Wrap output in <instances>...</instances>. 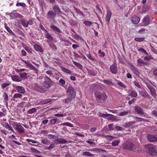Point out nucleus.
I'll return each instance as SVG.
<instances>
[{"instance_id":"nucleus-17","label":"nucleus","mask_w":157,"mask_h":157,"mask_svg":"<svg viewBox=\"0 0 157 157\" xmlns=\"http://www.w3.org/2000/svg\"><path fill=\"white\" fill-rule=\"evenodd\" d=\"M33 47L35 49L36 51L40 52L41 53H42L43 52V51L42 48L40 45L37 44H36L34 45Z\"/></svg>"},{"instance_id":"nucleus-57","label":"nucleus","mask_w":157,"mask_h":157,"mask_svg":"<svg viewBox=\"0 0 157 157\" xmlns=\"http://www.w3.org/2000/svg\"><path fill=\"white\" fill-rule=\"evenodd\" d=\"M86 56L90 60L93 61L94 60V59L92 57L90 54L89 52L88 54H86Z\"/></svg>"},{"instance_id":"nucleus-26","label":"nucleus","mask_w":157,"mask_h":157,"mask_svg":"<svg viewBox=\"0 0 157 157\" xmlns=\"http://www.w3.org/2000/svg\"><path fill=\"white\" fill-rule=\"evenodd\" d=\"M141 95L144 98H150V96L145 90L143 91L141 93Z\"/></svg>"},{"instance_id":"nucleus-46","label":"nucleus","mask_w":157,"mask_h":157,"mask_svg":"<svg viewBox=\"0 0 157 157\" xmlns=\"http://www.w3.org/2000/svg\"><path fill=\"white\" fill-rule=\"evenodd\" d=\"M17 6H22L23 7H25L26 6L25 4L23 2H19L17 3L16 5Z\"/></svg>"},{"instance_id":"nucleus-60","label":"nucleus","mask_w":157,"mask_h":157,"mask_svg":"<svg viewBox=\"0 0 157 157\" xmlns=\"http://www.w3.org/2000/svg\"><path fill=\"white\" fill-rule=\"evenodd\" d=\"M84 24L86 26H90L92 24L91 22L90 21H86L84 22Z\"/></svg>"},{"instance_id":"nucleus-42","label":"nucleus","mask_w":157,"mask_h":157,"mask_svg":"<svg viewBox=\"0 0 157 157\" xmlns=\"http://www.w3.org/2000/svg\"><path fill=\"white\" fill-rule=\"evenodd\" d=\"M134 118L135 120H137L136 121L137 122H138L139 121H145V119L141 117H135Z\"/></svg>"},{"instance_id":"nucleus-59","label":"nucleus","mask_w":157,"mask_h":157,"mask_svg":"<svg viewBox=\"0 0 157 157\" xmlns=\"http://www.w3.org/2000/svg\"><path fill=\"white\" fill-rule=\"evenodd\" d=\"M26 140L28 142H31L32 143H33V144H36V143H38L37 142V141H35L33 140H32V139H26Z\"/></svg>"},{"instance_id":"nucleus-3","label":"nucleus","mask_w":157,"mask_h":157,"mask_svg":"<svg viewBox=\"0 0 157 157\" xmlns=\"http://www.w3.org/2000/svg\"><path fill=\"white\" fill-rule=\"evenodd\" d=\"M134 144L130 141H125L121 147V148L123 150L131 151L134 146Z\"/></svg>"},{"instance_id":"nucleus-54","label":"nucleus","mask_w":157,"mask_h":157,"mask_svg":"<svg viewBox=\"0 0 157 157\" xmlns=\"http://www.w3.org/2000/svg\"><path fill=\"white\" fill-rule=\"evenodd\" d=\"M41 141V143L43 144H49L50 143V141L47 139H44L42 140Z\"/></svg>"},{"instance_id":"nucleus-7","label":"nucleus","mask_w":157,"mask_h":157,"mask_svg":"<svg viewBox=\"0 0 157 157\" xmlns=\"http://www.w3.org/2000/svg\"><path fill=\"white\" fill-rule=\"evenodd\" d=\"M56 13L53 11H50L47 14V18L48 19H54L56 17Z\"/></svg>"},{"instance_id":"nucleus-44","label":"nucleus","mask_w":157,"mask_h":157,"mask_svg":"<svg viewBox=\"0 0 157 157\" xmlns=\"http://www.w3.org/2000/svg\"><path fill=\"white\" fill-rule=\"evenodd\" d=\"M62 70L63 72L68 74H70L71 73V71L65 67H62Z\"/></svg>"},{"instance_id":"nucleus-61","label":"nucleus","mask_w":157,"mask_h":157,"mask_svg":"<svg viewBox=\"0 0 157 157\" xmlns=\"http://www.w3.org/2000/svg\"><path fill=\"white\" fill-rule=\"evenodd\" d=\"M128 114V112L127 111H124L120 112L119 113V115L120 116H122L127 115Z\"/></svg>"},{"instance_id":"nucleus-23","label":"nucleus","mask_w":157,"mask_h":157,"mask_svg":"<svg viewBox=\"0 0 157 157\" xmlns=\"http://www.w3.org/2000/svg\"><path fill=\"white\" fill-rule=\"evenodd\" d=\"M150 21V16L149 15L146 16L143 19V23L144 24H148Z\"/></svg>"},{"instance_id":"nucleus-63","label":"nucleus","mask_w":157,"mask_h":157,"mask_svg":"<svg viewBox=\"0 0 157 157\" xmlns=\"http://www.w3.org/2000/svg\"><path fill=\"white\" fill-rule=\"evenodd\" d=\"M75 10H76V12L77 13H79V14H80L82 16H84V14L82 13V11H81V10H80L79 9H78L76 8L75 9Z\"/></svg>"},{"instance_id":"nucleus-58","label":"nucleus","mask_w":157,"mask_h":157,"mask_svg":"<svg viewBox=\"0 0 157 157\" xmlns=\"http://www.w3.org/2000/svg\"><path fill=\"white\" fill-rule=\"evenodd\" d=\"M108 127L109 128V130H113L114 129V128L113 127V124H111L108 125Z\"/></svg>"},{"instance_id":"nucleus-13","label":"nucleus","mask_w":157,"mask_h":157,"mask_svg":"<svg viewBox=\"0 0 157 157\" xmlns=\"http://www.w3.org/2000/svg\"><path fill=\"white\" fill-rule=\"evenodd\" d=\"M53 11L56 13V14L61 13V11L59 7L57 5H55L53 7Z\"/></svg>"},{"instance_id":"nucleus-16","label":"nucleus","mask_w":157,"mask_h":157,"mask_svg":"<svg viewBox=\"0 0 157 157\" xmlns=\"http://www.w3.org/2000/svg\"><path fill=\"white\" fill-rule=\"evenodd\" d=\"M141 148L140 146L138 145L136 146L134 144V146L133 148V150L132 151H133L137 152H139L141 151Z\"/></svg>"},{"instance_id":"nucleus-50","label":"nucleus","mask_w":157,"mask_h":157,"mask_svg":"<svg viewBox=\"0 0 157 157\" xmlns=\"http://www.w3.org/2000/svg\"><path fill=\"white\" fill-rule=\"evenodd\" d=\"M117 84L118 85L120 86L121 87H122L124 88H126V86H125V85L122 83V82L119 81L118 80H117Z\"/></svg>"},{"instance_id":"nucleus-11","label":"nucleus","mask_w":157,"mask_h":157,"mask_svg":"<svg viewBox=\"0 0 157 157\" xmlns=\"http://www.w3.org/2000/svg\"><path fill=\"white\" fill-rule=\"evenodd\" d=\"M112 14V13L111 11L109 9L107 10V13L105 18V21L106 22H107L108 24L110 21V19Z\"/></svg>"},{"instance_id":"nucleus-6","label":"nucleus","mask_w":157,"mask_h":157,"mask_svg":"<svg viewBox=\"0 0 157 157\" xmlns=\"http://www.w3.org/2000/svg\"><path fill=\"white\" fill-rule=\"evenodd\" d=\"M134 109L136 113L140 114L141 117H145L144 111L143 109L140 106H136L134 107Z\"/></svg>"},{"instance_id":"nucleus-2","label":"nucleus","mask_w":157,"mask_h":157,"mask_svg":"<svg viewBox=\"0 0 157 157\" xmlns=\"http://www.w3.org/2000/svg\"><path fill=\"white\" fill-rule=\"evenodd\" d=\"M94 95L96 100L98 103H103L105 102L106 99L107 98L106 94L104 93H101L99 91H96Z\"/></svg>"},{"instance_id":"nucleus-56","label":"nucleus","mask_w":157,"mask_h":157,"mask_svg":"<svg viewBox=\"0 0 157 157\" xmlns=\"http://www.w3.org/2000/svg\"><path fill=\"white\" fill-rule=\"evenodd\" d=\"M74 98H72L71 97L70 98H68L65 99V103H70Z\"/></svg>"},{"instance_id":"nucleus-19","label":"nucleus","mask_w":157,"mask_h":157,"mask_svg":"<svg viewBox=\"0 0 157 157\" xmlns=\"http://www.w3.org/2000/svg\"><path fill=\"white\" fill-rule=\"evenodd\" d=\"M140 21L139 18L136 16H134L132 18V22L134 24L138 23Z\"/></svg>"},{"instance_id":"nucleus-55","label":"nucleus","mask_w":157,"mask_h":157,"mask_svg":"<svg viewBox=\"0 0 157 157\" xmlns=\"http://www.w3.org/2000/svg\"><path fill=\"white\" fill-rule=\"evenodd\" d=\"M151 59H153V58L149 56H146L144 58V60H146L147 61H150Z\"/></svg>"},{"instance_id":"nucleus-22","label":"nucleus","mask_w":157,"mask_h":157,"mask_svg":"<svg viewBox=\"0 0 157 157\" xmlns=\"http://www.w3.org/2000/svg\"><path fill=\"white\" fill-rule=\"evenodd\" d=\"M103 82H104V84L109 86H113L115 84L114 83L112 82L109 80H103Z\"/></svg>"},{"instance_id":"nucleus-33","label":"nucleus","mask_w":157,"mask_h":157,"mask_svg":"<svg viewBox=\"0 0 157 157\" xmlns=\"http://www.w3.org/2000/svg\"><path fill=\"white\" fill-rule=\"evenodd\" d=\"M73 62L74 65L76 66L78 68L80 69L82 68V66L80 63L74 61H73Z\"/></svg>"},{"instance_id":"nucleus-20","label":"nucleus","mask_w":157,"mask_h":157,"mask_svg":"<svg viewBox=\"0 0 157 157\" xmlns=\"http://www.w3.org/2000/svg\"><path fill=\"white\" fill-rule=\"evenodd\" d=\"M13 15H14V18H19L20 19H23L24 18L23 16L17 12H13Z\"/></svg>"},{"instance_id":"nucleus-10","label":"nucleus","mask_w":157,"mask_h":157,"mask_svg":"<svg viewBox=\"0 0 157 157\" xmlns=\"http://www.w3.org/2000/svg\"><path fill=\"white\" fill-rule=\"evenodd\" d=\"M117 65L115 63L112 64L110 66V69L112 73L116 74L117 73Z\"/></svg>"},{"instance_id":"nucleus-34","label":"nucleus","mask_w":157,"mask_h":157,"mask_svg":"<svg viewBox=\"0 0 157 157\" xmlns=\"http://www.w3.org/2000/svg\"><path fill=\"white\" fill-rule=\"evenodd\" d=\"M149 90L151 95H152L153 97H155L156 96V90L154 87H153Z\"/></svg>"},{"instance_id":"nucleus-21","label":"nucleus","mask_w":157,"mask_h":157,"mask_svg":"<svg viewBox=\"0 0 157 157\" xmlns=\"http://www.w3.org/2000/svg\"><path fill=\"white\" fill-rule=\"evenodd\" d=\"M50 28L51 29L53 30L56 33H60L61 32L60 30L55 25H52L51 26Z\"/></svg>"},{"instance_id":"nucleus-28","label":"nucleus","mask_w":157,"mask_h":157,"mask_svg":"<svg viewBox=\"0 0 157 157\" xmlns=\"http://www.w3.org/2000/svg\"><path fill=\"white\" fill-rule=\"evenodd\" d=\"M137 95V92L135 90H132L128 94L129 96H131L132 97H136Z\"/></svg>"},{"instance_id":"nucleus-51","label":"nucleus","mask_w":157,"mask_h":157,"mask_svg":"<svg viewBox=\"0 0 157 157\" xmlns=\"http://www.w3.org/2000/svg\"><path fill=\"white\" fill-rule=\"evenodd\" d=\"M30 150L32 152H34L35 153L40 154V153L39 151L34 148H31Z\"/></svg>"},{"instance_id":"nucleus-9","label":"nucleus","mask_w":157,"mask_h":157,"mask_svg":"<svg viewBox=\"0 0 157 157\" xmlns=\"http://www.w3.org/2000/svg\"><path fill=\"white\" fill-rule=\"evenodd\" d=\"M147 139L151 142H153L157 141V135H148L147 136Z\"/></svg>"},{"instance_id":"nucleus-37","label":"nucleus","mask_w":157,"mask_h":157,"mask_svg":"<svg viewBox=\"0 0 157 157\" xmlns=\"http://www.w3.org/2000/svg\"><path fill=\"white\" fill-rule=\"evenodd\" d=\"M131 67H133V69H132L133 71L134 72V73L137 75L138 76L139 75V72L138 71V69L137 68H136L135 67L132 65L131 66Z\"/></svg>"},{"instance_id":"nucleus-1","label":"nucleus","mask_w":157,"mask_h":157,"mask_svg":"<svg viewBox=\"0 0 157 157\" xmlns=\"http://www.w3.org/2000/svg\"><path fill=\"white\" fill-rule=\"evenodd\" d=\"M144 147L148 154L152 156L157 155L156 149L154 145L151 144H147L145 145Z\"/></svg>"},{"instance_id":"nucleus-41","label":"nucleus","mask_w":157,"mask_h":157,"mask_svg":"<svg viewBox=\"0 0 157 157\" xmlns=\"http://www.w3.org/2000/svg\"><path fill=\"white\" fill-rule=\"evenodd\" d=\"M149 9V7L147 5L145 4L143 6L142 10L144 12H146Z\"/></svg>"},{"instance_id":"nucleus-43","label":"nucleus","mask_w":157,"mask_h":157,"mask_svg":"<svg viewBox=\"0 0 157 157\" xmlns=\"http://www.w3.org/2000/svg\"><path fill=\"white\" fill-rule=\"evenodd\" d=\"M36 111L37 110L35 108H33L28 110L27 111V113L30 114H32L36 112Z\"/></svg>"},{"instance_id":"nucleus-32","label":"nucleus","mask_w":157,"mask_h":157,"mask_svg":"<svg viewBox=\"0 0 157 157\" xmlns=\"http://www.w3.org/2000/svg\"><path fill=\"white\" fill-rule=\"evenodd\" d=\"M137 63L140 66H141L143 65L146 64V63L144 62L143 60L141 59H139L137 61Z\"/></svg>"},{"instance_id":"nucleus-48","label":"nucleus","mask_w":157,"mask_h":157,"mask_svg":"<svg viewBox=\"0 0 157 157\" xmlns=\"http://www.w3.org/2000/svg\"><path fill=\"white\" fill-rule=\"evenodd\" d=\"M61 125H66L68 126L71 127H74V126L73 125V124L68 122H67L65 123H63L61 124Z\"/></svg>"},{"instance_id":"nucleus-49","label":"nucleus","mask_w":157,"mask_h":157,"mask_svg":"<svg viewBox=\"0 0 157 157\" xmlns=\"http://www.w3.org/2000/svg\"><path fill=\"white\" fill-rule=\"evenodd\" d=\"M52 100L51 99H45L43 100L42 102L43 104H45L50 102Z\"/></svg>"},{"instance_id":"nucleus-45","label":"nucleus","mask_w":157,"mask_h":157,"mask_svg":"<svg viewBox=\"0 0 157 157\" xmlns=\"http://www.w3.org/2000/svg\"><path fill=\"white\" fill-rule=\"evenodd\" d=\"M22 95L20 94H15L13 96V98L16 99H18L21 98L22 97Z\"/></svg>"},{"instance_id":"nucleus-29","label":"nucleus","mask_w":157,"mask_h":157,"mask_svg":"<svg viewBox=\"0 0 157 157\" xmlns=\"http://www.w3.org/2000/svg\"><path fill=\"white\" fill-rule=\"evenodd\" d=\"M26 66L35 71H37V69L36 68V67L33 66L29 61L27 65H26Z\"/></svg>"},{"instance_id":"nucleus-12","label":"nucleus","mask_w":157,"mask_h":157,"mask_svg":"<svg viewBox=\"0 0 157 157\" xmlns=\"http://www.w3.org/2000/svg\"><path fill=\"white\" fill-rule=\"evenodd\" d=\"M67 140L63 138H58L56 139V141L55 144L56 145L58 144H64L67 143Z\"/></svg>"},{"instance_id":"nucleus-36","label":"nucleus","mask_w":157,"mask_h":157,"mask_svg":"<svg viewBox=\"0 0 157 157\" xmlns=\"http://www.w3.org/2000/svg\"><path fill=\"white\" fill-rule=\"evenodd\" d=\"M5 28L7 30V31L10 34H11L13 36L15 35V34L13 33L12 30L10 29L8 27L7 25H5Z\"/></svg>"},{"instance_id":"nucleus-14","label":"nucleus","mask_w":157,"mask_h":157,"mask_svg":"<svg viewBox=\"0 0 157 157\" xmlns=\"http://www.w3.org/2000/svg\"><path fill=\"white\" fill-rule=\"evenodd\" d=\"M15 88L17 90V92L21 94H23L25 92V89L22 86H16Z\"/></svg>"},{"instance_id":"nucleus-35","label":"nucleus","mask_w":157,"mask_h":157,"mask_svg":"<svg viewBox=\"0 0 157 157\" xmlns=\"http://www.w3.org/2000/svg\"><path fill=\"white\" fill-rule=\"evenodd\" d=\"M112 116H109V117H111L108 118V120L110 121H117L118 120L115 116L111 114Z\"/></svg>"},{"instance_id":"nucleus-15","label":"nucleus","mask_w":157,"mask_h":157,"mask_svg":"<svg viewBox=\"0 0 157 157\" xmlns=\"http://www.w3.org/2000/svg\"><path fill=\"white\" fill-rule=\"evenodd\" d=\"M12 80L17 82H20L22 81V78H21L18 75H14L11 77Z\"/></svg>"},{"instance_id":"nucleus-52","label":"nucleus","mask_w":157,"mask_h":157,"mask_svg":"<svg viewBox=\"0 0 157 157\" xmlns=\"http://www.w3.org/2000/svg\"><path fill=\"white\" fill-rule=\"evenodd\" d=\"M55 147V146L54 144H51L49 147H46V149L49 150L52 149L54 148Z\"/></svg>"},{"instance_id":"nucleus-53","label":"nucleus","mask_w":157,"mask_h":157,"mask_svg":"<svg viewBox=\"0 0 157 157\" xmlns=\"http://www.w3.org/2000/svg\"><path fill=\"white\" fill-rule=\"evenodd\" d=\"M133 83L138 88L140 89L141 88V86L138 82L135 81L133 82Z\"/></svg>"},{"instance_id":"nucleus-8","label":"nucleus","mask_w":157,"mask_h":157,"mask_svg":"<svg viewBox=\"0 0 157 157\" xmlns=\"http://www.w3.org/2000/svg\"><path fill=\"white\" fill-rule=\"evenodd\" d=\"M16 127L14 128L16 130H17L20 133H24L25 132V128L20 124H15Z\"/></svg>"},{"instance_id":"nucleus-30","label":"nucleus","mask_w":157,"mask_h":157,"mask_svg":"<svg viewBox=\"0 0 157 157\" xmlns=\"http://www.w3.org/2000/svg\"><path fill=\"white\" fill-rule=\"evenodd\" d=\"M83 155L86 156L93 157L94 155L88 151H84L83 153Z\"/></svg>"},{"instance_id":"nucleus-5","label":"nucleus","mask_w":157,"mask_h":157,"mask_svg":"<svg viewBox=\"0 0 157 157\" xmlns=\"http://www.w3.org/2000/svg\"><path fill=\"white\" fill-rule=\"evenodd\" d=\"M67 95L72 98H74L75 96L76 91L71 86H69L67 88Z\"/></svg>"},{"instance_id":"nucleus-39","label":"nucleus","mask_w":157,"mask_h":157,"mask_svg":"<svg viewBox=\"0 0 157 157\" xmlns=\"http://www.w3.org/2000/svg\"><path fill=\"white\" fill-rule=\"evenodd\" d=\"M120 142V140H115L112 142L111 144L113 146H117L118 145Z\"/></svg>"},{"instance_id":"nucleus-18","label":"nucleus","mask_w":157,"mask_h":157,"mask_svg":"<svg viewBox=\"0 0 157 157\" xmlns=\"http://www.w3.org/2000/svg\"><path fill=\"white\" fill-rule=\"evenodd\" d=\"M47 41L48 43L49 47L52 48L53 50L56 51L57 50V48L55 45L53 43L50 42L49 40H47Z\"/></svg>"},{"instance_id":"nucleus-4","label":"nucleus","mask_w":157,"mask_h":157,"mask_svg":"<svg viewBox=\"0 0 157 157\" xmlns=\"http://www.w3.org/2000/svg\"><path fill=\"white\" fill-rule=\"evenodd\" d=\"M54 82L49 78L45 76L44 78V82L43 83V86L46 89H48L53 86Z\"/></svg>"},{"instance_id":"nucleus-38","label":"nucleus","mask_w":157,"mask_h":157,"mask_svg":"<svg viewBox=\"0 0 157 157\" xmlns=\"http://www.w3.org/2000/svg\"><path fill=\"white\" fill-rule=\"evenodd\" d=\"M44 36L46 38L50 40V41H52L53 40V37L51 35L50 33H47L45 34Z\"/></svg>"},{"instance_id":"nucleus-62","label":"nucleus","mask_w":157,"mask_h":157,"mask_svg":"<svg viewBox=\"0 0 157 157\" xmlns=\"http://www.w3.org/2000/svg\"><path fill=\"white\" fill-rule=\"evenodd\" d=\"M98 53L101 54L100 57H103L105 56V52H101V50H99Z\"/></svg>"},{"instance_id":"nucleus-25","label":"nucleus","mask_w":157,"mask_h":157,"mask_svg":"<svg viewBox=\"0 0 157 157\" xmlns=\"http://www.w3.org/2000/svg\"><path fill=\"white\" fill-rule=\"evenodd\" d=\"M48 137L51 139L55 140L54 142V143L55 144L56 141V139L59 137V136L58 135L56 136L52 134H49L48 135Z\"/></svg>"},{"instance_id":"nucleus-27","label":"nucleus","mask_w":157,"mask_h":157,"mask_svg":"<svg viewBox=\"0 0 157 157\" xmlns=\"http://www.w3.org/2000/svg\"><path fill=\"white\" fill-rule=\"evenodd\" d=\"M19 75L20 77H21V78H22V79L23 78L26 79L28 78L27 75V73L25 72H21L19 74Z\"/></svg>"},{"instance_id":"nucleus-40","label":"nucleus","mask_w":157,"mask_h":157,"mask_svg":"<svg viewBox=\"0 0 157 157\" xmlns=\"http://www.w3.org/2000/svg\"><path fill=\"white\" fill-rule=\"evenodd\" d=\"M99 116L101 117L105 118L106 117H109V116H112L111 114H104L101 113H99Z\"/></svg>"},{"instance_id":"nucleus-24","label":"nucleus","mask_w":157,"mask_h":157,"mask_svg":"<svg viewBox=\"0 0 157 157\" xmlns=\"http://www.w3.org/2000/svg\"><path fill=\"white\" fill-rule=\"evenodd\" d=\"M20 21L21 22L22 25L24 27H28V24L27 23V20L25 19H21Z\"/></svg>"},{"instance_id":"nucleus-47","label":"nucleus","mask_w":157,"mask_h":157,"mask_svg":"<svg viewBox=\"0 0 157 157\" xmlns=\"http://www.w3.org/2000/svg\"><path fill=\"white\" fill-rule=\"evenodd\" d=\"M144 37H135L134 40L137 42H142L144 40Z\"/></svg>"},{"instance_id":"nucleus-64","label":"nucleus","mask_w":157,"mask_h":157,"mask_svg":"<svg viewBox=\"0 0 157 157\" xmlns=\"http://www.w3.org/2000/svg\"><path fill=\"white\" fill-rule=\"evenodd\" d=\"M73 155L71 154L70 152H67L66 155H65V157H73Z\"/></svg>"},{"instance_id":"nucleus-31","label":"nucleus","mask_w":157,"mask_h":157,"mask_svg":"<svg viewBox=\"0 0 157 157\" xmlns=\"http://www.w3.org/2000/svg\"><path fill=\"white\" fill-rule=\"evenodd\" d=\"M3 126L9 130H10L12 132L14 131L13 128L10 125H9L8 123H5L3 125Z\"/></svg>"}]
</instances>
